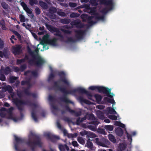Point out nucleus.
I'll list each match as a JSON object with an SVG mask.
<instances>
[{
	"instance_id": "1",
	"label": "nucleus",
	"mask_w": 151,
	"mask_h": 151,
	"mask_svg": "<svg viewBox=\"0 0 151 151\" xmlns=\"http://www.w3.org/2000/svg\"><path fill=\"white\" fill-rule=\"evenodd\" d=\"M58 74L60 77L62 76H63V77L61 78L58 81L54 82L53 87L55 90L60 91L63 93V96L59 98L60 100L61 101L66 104L70 103L74 104L73 102L69 99L67 95L68 94L74 95L76 92L80 93L85 94L89 99L93 100V96L91 93L84 88L78 87L77 88L68 90L65 87H62L58 85V83H60V81L63 82L67 86H69L70 84L69 81L66 78L65 74L64 72H59L58 73Z\"/></svg>"
},
{
	"instance_id": "2",
	"label": "nucleus",
	"mask_w": 151,
	"mask_h": 151,
	"mask_svg": "<svg viewBox=\"0 0 151 151\" xmlns=\"http://www.w3.org/2000/svg\"><path fill=\"white\" fill-rule=\"evenodd\" d=\"M27 50L29 53L32 57V59L29 60L28 62L30 65H35L40 67L44 64L45 60L40 55L35 54V52L32 51L29 47H27Z\"/></svg>"
},
{
	"instance_id": "3",
	"label": "nucleus",
	"mask_w": 151,
	"mask_h": 151,
	"mask_svg": "<svg viewBox=\"0 0 151 151\" xmlns=\"http://www.w3.org/2000/svg\"><path fill=\"white\" fill-rule=\"evenodd\" d=\"M31 134L32 136L33 141H28L27 142V144L31 148L32 151H35V146H38L40 147H41L42 143L39 135L32 132L31 133Z\"/></svg>"
},
{
	"instance_id": "4",
	"label": "nucleus",
	"mask_w": 151,
	"mask_h": 151,
	"mask_svg": "<svg viewBox=\"0 0 151 151\" xmlns=\"http://www.w3.org/2000/svg\"><path fill=\"white\" fill-rule=\"evenodd\" d=\"M10 95L12 98V102L17 108L18 109L22 112L23 110V106L27 104V102L26 101L19 99L18 98H14L15 95L14 92H12L10 93Z\"/></svg>"
},
{
	"instance_id": "5",
	"label": "nucleus",
	"mask_w": 151,
	"mask_h": 151,
	"mask_svg": "<svg viewBox=\"0 0 151 151\" xmlns=\"http://www.w3.org/2000/svg\"><path fill=\"white\" fill-rule=\"evenodd\" d=\"M89 89L92 91L98 90L100 93H103L109 97H113L111 95V89L102 86H91L89 87Z\"/></svg>"
},
{
	"instance_id": "6",
	"label": "nucleus",
	"mask_w": 151,
	"mask_h": 151,
	"mask_svg": "<svg viewBox=\"0 0 151 151\" xmlns=\"http://www.w3.org/2000/svg\"><path fill=\"white\" fill-rule=\"evenodd\" d=\"M45 25L49 31L52 33L55 32L54 34V35L56 36L59 37V39L61 41H64V37L58 28L54 27L50 25H49L47 23H45Z\"/></svg>"
},
{
	"instance_id": "7",
	"label": "nucleus",
	"mask_w": 151,
	"mask_h": 151,
	"mask_svg": "<svg viewBox=\"0 0 151 151\" xmlns=\"http://www.w3.org/2000/svg\"><path fill=\"white\" fill-rule=\"evenodd\" d=\"M100 2L101 4L109 6V10H112L114 6L113 0H98Z\"/></svg>"
},
{
	"instance_id": "8",
	"label": "nucleus",
	"mask_w": 151,
	"mask_h": 151,
	"mask_svg": "<svg viewBox=\"0 0 151 151\" xmlns=\"http://www.w3.org/2000/svg\"><path fill=\"white\" fill-rule=\"evenodd\" d=\"M15 140L16 142L14 144V146L15 150L17 151H19V145L24 142V140L21 138L14 136Z\"/></svg>"
},
{
	"instance_id": "9",
	"label": "nucleus",
	"mask_w": 151,
	"mask_h": 151,
	"mask_svg": "<svg viewBox=\"0 0 151 151\" xmlns=\"http://www.w3.org/2000/svg\"><path fill=\"white\" fill-rule=\"evenodd\" d=\"M21 48L22 46L20 45H16L12 47V52L15 55H19L22 52Z\"/></svg>"
},
{
	"instance_id": "10",
	"label": "nucleus",
	"mask_w": 151,
	"mask_h": 151,
	"mask_svg": "<svg viewBox=\"0 0 151 151\" xmlns=\"http://www.w3.org/2000/svg\"><path fill=\"white\" fill-rule=\"evenodd\" d=\"M20 4L24 10L29 14H30V17L33 18L34 16V14L32 13V12L31 9L29 8L27 4L24 2H22Z\"/></svg>"
},
{
	"instance_id": "11",
	"label": "nucleus",
	"mask_w": 151,
	"mask_h": 151,
	"mask_svg": "<svg viewBox=\"0 0 151 151\" xmlns=\"http://www.w3.org/2000/svg\"><path fill=\"white\" fill-rule=\"evenodd\" d=\"M91 11L92 14L91 15H93L92 16L95 19L98 20H104V15H99L98 13L96 12L94 10H91Z\"/></svg>"
},
{
	"instance_id": "12",
	"label": "nucleus",
	"mask_w": 151,
	"mask_h": 151,
	"mask_svg": "<svg viewBox=\"0 0 151 151\" xmlns=\"http://www.w3.org/2000/svg\"><path fill=\"white\" fill-rule=\"evenodd\" d=\"M45 135L47 137L48 139L50 140L52 142H55L56 140L60 139L59 136L52 134L49 133L45 134Z\"/></svg>"
},
{
	"instance_id": "13",
	"label": "nucleus",
	"mask_w": 151,
	"mask_h": 151,
	"mask_svg": "<svg viewBox=\"0 0 151 151\" xmlns=\"http://www.w3.org/2000/svg\"><path fill=\"white\" fill-rule=\"evenodd\" d=\"M65 109L66 111L69 112L71 113L74 114L76 116H78L81 115V111H76L74 110H72L70 109L69 106L66 105L65 106Z\"/></svg>"
},
{
	"instance_id": "14",
	"label": "nucleus",
	"mask_w": 151,
	"mask_h": 151,
	"mask_svg": "<svg viewBox=\"0 0 151 151\" xmlns=\"http://www.w3.org/2000/svg\"><path fill=\"white\" fill-rule=\"evenodd\" d=\"M70 24L71 25H75L77 28H81L83 27V25L81 23L79 19H76L71 22Z\"/></svg>"
},
{
	"instance_id": "15",
	"label": "nucleus",
	"mask_w": 151,
	"mask_h": 151,
	"mask_svg": "<svg viewBox=\"0 0 151 151\" xmlns=\"http://www.w3.org/2000/svg\"><path fill=\"white\" fill-rule=\"evenodd\" d=\"M76 33L75 35L76 37L78 39L80 40L81 39L84 35L85 32L81 30H76L75 31Z\"/></svg>"
},
{
	"instance_id": "16",
	"label": "nucleus",
	"mask_w": 151,
	"mask_h": 151,
	"mask_svg": "<svg viewBox=\"0 0 151 151\" xmlns=\"http://www.w3.org/2000/svg\"><path fill=\"white\" fill-rule=\"evenodd\" d=\"M24 75L27 76L29 75H31L35 77H37L38 76L37 72L35 70L31 71L27 70L24 72Z\"/></svg>"
},
{
	"instance_id": "17",
	"label": "nucleus",
	"mask_w": 151,
	"mask_h": 151,
	"mask_svg": "<svg viewBox=\"0 0 151 151\" xmlns=\"http://www.w3.org/2000/svg\"><path fill=\"white\" fill-rule=\"evenodd\" d=\"M58 147L60 151H65V149L67 151L69 150V147L66 144L62 145L60 144L59 145Z\"/></svg>"
},
{
	"instance_id": "18",
	"label": "nucleus",
	"mask_w": 151,
	"mask_h": 151,
	"mask_svg": "<svg viewBox=\"0 0 151 151\" xmlns=\"http://www.w3.org/2000/svg\"><path fill=\"white\" fill-rule=\"evenodd\" d=\"M24 92L25 94L27 96H32L33 97L35 98L36 97V95L35 93H31L29 91V88H27L25 89Z\"/></svg>"
},
{
	"instance_id": "19",
	"label": "nucleus",
	"mask_w": 151,
	"mask_h": 151,
	"mask_svg": "<svg viewBox=\"0 0 151 151\" xmlns=\"http://www.w3.org/2000/svg\"><path fill=\"white\" fill-rule=\"evenodd\" d=\"M91 140L89 139L86 142V146L88 148L91 150H93L94 147L93 144L91 141Z\"/></svg>"
},
{
	"instance_id": "20",
	"label": "nucleus",
	"mask_w": 151,
	"mask_h": 151,
	"mask_svg": "<svg viewBox=\"0 0 151 151\" xmlns=\"http://www.w3.org/2000/svg\"><path fill=\"white\" fill-rule=\"evenodd\" d=\"M103 100L105 103H110L111 104L115 103V101L113 99H109V98L106 97L104 98Z\"/></svg>"
},
{
	"instance_id": "21",
	"label": "nucleus",
	"mask_w": 151,
	"mask_h": 151,
	"mask_svg": "<svg viewBox=\"0 0 151 151\" xmlns=\"http://www.w3.org/2000/svg\"><path fill=\"white\" fill-rule=\"evenodd\" d=\"M1 72H2L5 75H7L11 72V69L9 66H7Z\"/></svg>"
},
{
	"instance_id": "22",
	"label": "nucleus",
	"mask_w": 151,
	"mask_h": 151,
	"mask_svg": "<svg viewBox=\"0 0 151 151\" xmlns=\"http://www.w3.org/2000/svg\"><path fill=\"white\" fill-rule=\"evenodd\" d=\"M2 89L5 92L8 91L9 93H11L13 91V89L12 87L9 85H8L3 87Z\"/></svg>"
},
{
	"instance_id": "23",
	"label": "nucleus",
	"mask_w": 151,
	"mask_h": 151,
	"mask_svg": "<svg viewBox=\"0 0 151 151\" xmlns=\"http://www.w3.org/2000/svg\"><path fill=\"white\" fill-rule=\"evenodd\" d=\"M116 134L119 136L121 137L123 134V131L122 129L118 127L115 131Z\"/></svg>"
},
{
	"instance_id": "24",
	"label": "nucleus",
	"mask_w": 151,
	"mask_h": 151,
	"mask_svg": "<svg viewBox=\"0 0 151 151\" xmlns=\"http://www.w3.org/2000/svg\"><path fill=\"white\" fill-rule=\"evenodd\" d=\"M67 40L65 41L64 42L66 43H69L70 42H75L76 41V40L73 38L72 37H66Z\"/></svg>"
},
{
	"instance_id": "25",
	"label": "nucleus",
	"mask_w": 151,
	"mask_h": 151,
	"mask_svg": "<svg viewBox=\"0 0 151 151\" xmlns=\"http://www.w3.org/2000/svg\"><path fill=\"white\" fill-rule=\"evenodd\" d=\"M57 39L55 38H53L52 39L48 41V43L49 44L53 46L56 45V42Z\"/></svg>"
},
{
	"instance_id": "26",
	"label": "nucleus",
	"mask_w": 151,
	"mask_h": 151,
	"mask_svg": "<svg viewBox=\"0 0 151 151\" xmlns=\"http://www.w3.org/2000/svg\"><path fill=\"white\" fill-rule=\"evenodd\" d=\"M32 117L33 119L35 121H37V116L36 114L35 113V109H33L32 111L31 112Z\"/></svg>"
},
{
	"instance_id": "27",
	"label": "nucleus",
	"mask_w": 151,
	"mask_h": 151,
	"mask_svg": "<svg viewBox=\"0 0 151 151\" xmlns=\"http://www.w3.org/2000/svg\"><path fill=\"white\" fill-rule=\"evenodd\" d=\"M97 114L98 117L99 119H103L104 118V113L101 111H97Z\"/></svg>"
},
{
	"instance_id": "28",
	"label": "nucleus",
	"mask_w": 151,
	"mask_h": 151,
	"mask_svg": "<svg viewBox=\"0 0 151 151\" xmlns=\"http://www.w3.org/2000/svg\"><path fill=\"white\" fill-rule=\"evenodd\" d=\"M87 119L89 120H94L95 119V117L94 114L92 113L89 114H87Z\"/></svg>"
},
{
	"instance_id": "29",
	"label": "nucleus",
	"mask_w": 151,
	"mask_h": 151,
	"mask_svg": "<svg viewBox=\"0 0 151 151\" xmlns=\"http://www.w3.org/2000/svg\"><path fill=\"white\" fill-rule=\"evenodd\" d=\"M94 97L96 101L98 103H99L101 101L102 98V96L98 94H95Z\"/></svg>"
},
{
	"instance_id": "30",
	"label": "nucleus",
	"mask_w": 151,
	"mask_h": 151,
	"mask_svg": "<svg viewBox=\"0 0 151 151\" xmlns=\"http://www.w3.org/2000/svg\"><path fill=\"white\" fill-rule=\"evenodd\" d=\"M70 21V19L68 18L63 19L60 20V22L63 24H68Z\"/></svg>"
},
{
	"instance_id": "31",
	"label": "nucleus",
	"mask_w": 151,
	"mask_h": 151,
	"mask_svg": "<svg viewBox=\"0 0 151 151\" xmlns=\"http://www.w3.org/2000/svg\"><path fill=\"white\" fill-rule=\"evenodd\" d=\"M108 138L109 140L113 143H115L116 139L114 136L111 134H109L108 135Z\"/></svg>"
},
{
	"instance_id": "32",
	"label": "nucleus",
	"mask_w": 151,
	"mask_h": 151,
	"mask_svg": "<svg viewBox=\"0 0 151 151\" xmlns=\"http://www.w3.org/2000/svg\"><path fill=\"white\" fill-rule=\"evenodd\" d=\"M96 143L98 145L103 147H106V145L104 143L100 141L99 139L98 138L95 139Z\"/></svg>"
},
{
	"instance_id": "33",
	"label": "nucleus",
	"mask_w": 151,
	"mask_h": 151,
	"mask_svg": "<svg viewBox=\"0 0 151 151\" xmlns=\"http://www.w3.org/2000/svg\"><path fill=\"white\" fill-rule=\"evenodd\" d=\"M39 4L44 9H47L48 7V5L47 4L42 1H40Z\"/></svg>"
},
{
	"instance_id": "34",
	"label": "nucleus",
	"mask_w": 151,
	"mask_h": 151,
	"mask_svg": "<svg viewBox=\"0 0 151 151\" xmlns=\"http://www.w3.org/2000/svg\"><path fill=\"white\" fill-rule=\"evenodd\" d=\"M19 18L20 19V21L22 22H25L26 21H28V19H25L24 16L22 14H20L19 15Z\"/></svg>"
},
{
	"instance_id": "35",
	"label": "nucleus",
	"mask_w": 151,
	"mask_h": 151,
	"mask_svg": "<svg viewBox=\"0 0 151 151\" xmlns=\"http://www.w3.org/2000/svg\"><path fill=\"white\" fill-rule=\"evenodd\" d=\"M48 11L50 14H54L56 12L57 9L55 7H52L49 9Z\"/></svg>"
},
{
	"instance_id": "36",
	"label": "nucleus",
	"mask_w": 151,
	"mask_h": 151,
	"mask_svg": "<svg viewBox=\"0 0 151 151\" xmlns=\"http://www.w3.org/2000/svg\"><path fill=\"white\" fill-rule=\"evenodd\" d=\"M96 135L92 132H88L86 137L88 138H93L96 137Z\"/></svg>"
},
{
	"instance_id": "37",
	"label": "nucleus",
	"mask_w": 151,
	"mask_h": 151,
	"mask_svg": "<svg viewBox=\"0 0 151 151\" xmlns=\"http://www.w3.org/2000/svg\"><path fill=\"white\" fill-rule=\"evenodd\" d=\"M104 128L106 131H112L114 128V127L111 125H105L104 127Z\"/></svg>"
},
{
	"instance_id": "38",
	"label": "nucleus",
	"mask_w": 151,
	"mask_h": 151,
	"mask_svg": "<svg viewBox=\"0 0 151 151\" xmlns=\"http://www.w3.org/2000/svg\"><path fill=\"white\" fill-rule=\"evenodd\" d=\"M107 110L110 114H114L116 113L114 109L111 107H108L107 108Z\"/></svg>"
},
{
	"instance_id": "39",
	"label": "nucleus",
	"mask_w": 151,
	"mask_h": 151,
	"mask_svg": "<svg viewBox=\"0 0 151 151\" xmlns=\"http://www.w3.org/2000/svg\"><path fill=\"white\" fill-rule=\"evenodd\" d=\"M79 99L81 101L83 102L86 104H91V102L90 101L88 100L83 99L82 97H80Z\"/></svg>"
},
{
	"instance_id": "40",
	"label": "nucleus",
	"mask_w": 151,
	"mask_h": 151,
	"mask_svg": "<svg viewBox=\"0 0 151 151\" xmlns=\"http://www.w3.org/2000/svg\"><path fill=\"white\" fill-rule=\"evenodd\" d=\"M1 5L2 8L6 10L8 9L9 6L6 2H3L1 3Z\"/></svg>"
},
{
	"instance_id": "41",
	"label": "nucleus",
	"mask_w": 151,
	"mask_h": 151,
	"mask_svg": "<svg viewBox=\"0 0 151 151\" xmlns=\"http://www.w3.org/2000/svg\"><path fill=\"white\" fill-rule=\"evenodd\" d=\"M79 16L80 14H79L73 12L70 14V17L71 18H75L78 17H79Z\"/></svg>"
},
{
	"instance_id": "42",
	"label": "nucleus",
	"mask_w": 151,
	"mask_h": 151,
	"mask_svg": "<svg viewBox=\"0 0 151 151\" xmlns=\"http://www.w3.org/2000/svg\"><path fill=\"white\" fill-rule=\"evenodd\" d=\"M57 14L61 17H66L68 15V13H65L63 12L58 11L57 12Z\"/></svg>"
},
{
	"instance_id": "43",
	"label": "nucleus",
	"mask_w": 151,
	"mask_h": 151,
	"mask_svg": "<svg viewBox=\"0 0 151 151\" xmlns=\"http://www.w3.org/2000/svg\"><path fill=\"white\" fill-rule=\"evenodd\" d=\"M18 78V77L14 76H12L10 77L9 79V81L11 83H13L15 82V81H16Z\"/></svg>"
},
{
	"instance_id": "44",
	"label": "nucleus",
	"mask_w": 151,
	"mask_h": 151,
	"mask_svg": "<svg viewBox=\"0 0 151 151\" xmlns=\"http://www.w3.org/2000/svg\"><path fill=\"white\" fill-rule=\"evenodd\" d=\"M38 3L37 0H29V4L31 6H33L34 4H37Z\"/></svg>"
},
{
	"instance_id": "45",
	"label": "nucleus",
	"mask_w": 151,
	"mask_h": 151,
	"mask_svg": "<svg viewBox=\"0 0 151 151\" xmlns=\"http://www.w3.org/2000/svg\"><path fill=\"white\" fill-rule=\"evenodd\" d=\"M12 32L16 36H17V38L19 39H21V36L15 30H13Z\"/></svg>"
},
{
	"instance_id": "46",
	"label": "nucleus",
	"mask_w": 151,
	"mask_h": 151,
	"mask_svg": "<svg viewBox=\"0 0 151 151\" xmlns=\"http://www.w3.org/2000/svg\"><path fill=\"white\" fill-rule=\"evenodd\" d=\"M6 78L4 73L1 71L0 73V80L4 81L6 80Z\"/></svg>"
},
{
	"instance_id": "47",
	"label": "nucleus",
	"mask_w": 151,
	"mask_h": 151,
	"mask_svg": "<svg viewBox=\"0 0 151 151\" xmlns=\"http://www.w3.org/2000/svg\"><path fill=\"white\" fill-rule=\"evenodd\" d=\"M89 3L93 6H96L98 5L96 0H90Z\"/></svg>"
},
{
	"instance_id": "48",
	"label": "nucleus",
	"mask_w": 151,
	"mask_h": 151,
	"mask_svg": "<svg viewBox=\"0 0 151 151\" xmlns=\"http://www.w3.org/2000/svg\"><path fill=\"white\" fill-rule=\"evenodd\" d=\"M55 77V75L53 74V73H51L50 74V75L48 79V82H50L51 81L52 79H53Z\"/></svg>"
},
{
	"instance_id": "49",
	"label": "nucleus",
	"mask_w": 151,
	"mask_h": 151,
	"mask_svg": "<svg viewBox=\"0 0 151 151\" xmlns=\"http://www.w3.org/2000/svg\"><path fill=\"white\" fill-rule=\"evenodd\" d=\"M77 140L78 142L81 144H83L85 143L84 140L81 137H78V138Z\"/></svg>"
},
{
	"instance_id": "50",
	"label": "nucleus",
	"mask_w": 151,
	"mask_h": 151,
	"mask_svg": "<svg viewBox=\"0 0 151 151\" xmlns=\"http://www.w3.org/2000/svg\"><path fill=\"white\" fill-rule=\"evenodd\" d=\"M88 17V15L86 14H83L81 16V18L83 19V21L85 22L86 21V18Z\"/></svg>"
},
{
	"instance_id": "51",
	"label": "nucleus",
	"mask_w": 151,
	"mask_h": 151,
	"mask_svg": "<svg viewBox=\"0 0 151 151\" xmlns=\"http://www.w3.org/2000/svg\"><path fill=\"white\" fill-rule=\"evenodd\" d=\"M24 62L25 59H17V65H19Z\"/></svg>"
},
{
	"instance_id": "52",
	"label": "nucleus",
	"mask_w": 151,
	"mask_h": 151,
	"mask_svg": "<svg viewBox=\"0 0 151 151\" xmlns=\"http://www.w3.org/2000/svg\"><path fill=\"white\" fill-rule=\"evenodd\" d=\"M26 101L27 102V104L28 103H30V105L31 106H33L34 107H35V108H37L38 107V105L37 104H35V103H31L30 102H28V101Z\"/></svg>"
},
{
	"instance_id": "53",
	"label": "nucleus",
	"mask_w": 151,
	"mask_h": 151,
	"mask_svg": "<svg viewBox=\"0 0 151 151\" xmlns=\"http://www.w3.org/2000/svg\"><path fill=\"white\" fill-rule=\"evenodd\" d=\"M126 134L128 139L131 142L132 140V135L128 133L127 132H126Z\"/></svg>"
},
{
	"instance_id": "54",
	"label": "nucleus",
	"mask_w": 151,
	"mask_h": 151,
	"mask_svg": "<svg viewBox=\"0 0 151 151\" xmlns=\"http://www.w3.org/2000/svg\"><path fill=\"white\" fill-rule=\"evenodd\" d=\"M17 94L19 98L21 99L23 96V93L21 91H17Z\"/></svg>"
},
{
	"instance_id": "55",
	"label": "nucleus",
	"mask_w": 151,
	"mask_h": 151,
	"mask_svg": "<svg viewBox=\"0 0 151 151\" xmlns=\"http://www.w3.org/2000/svg\"><path fill=\"white\" fill-rule=\"evenodd\" d=\"M109 117L110 119L113 120H115L117 119L116 116L114 115H109Z\"/></svg>"
},
{
	"instance_id": "56",
	"label": "nucleus",
	"mask_w": 151,
	"mask_h": 151,
	"mask_svg": "<svg viewBox=\"0 0 151 151\" xmlns=\"http://www.w3.org/2000/svg\"><path fill=\"white\" fill-rule=\"evenodd\" d=\"M21 84L22 85H24L26 84H27V85H29L30 84V83L29 81H22Z\"/></svg>"
},
{
	"instance_id": "57",
	"label": "nucleus",
	"mask_w": 151,
	"mask_h": 151,
	"mask_svg": "<svg viewBox=\"0 0 151 151\" xmlns=\"http://www.w3.org/2000/svg\"><path fill=\"white\" fill-rule=\"evenodd\" d=\"M35 11L36 14L37 15H38L40 14L41 12L40 9L39 8L37 7L35 8Z\"/></svg>"
},
{
	"instance_id": "58",
	"label": "nucleus",
	"mask_w": 151,
	"mask_h": 151,
	"mask_svg": "<svg viewBox=\"0 0 151 151\" xmlns=\"http://www.w3.org/2000/svg\"><path fill=\"white\" fill-rule=\"evenodd\" d=\"M48 99L49 101L51 102H53L55 101V97L51 95L49 96Z\"/></svg>"
},
{
	"instance_id": "59",
	"label": "nucleus",
	"mask_w": 151,
	"mask_h": 151,
	"mask_svg": "<svg viewBox=\"0 0 151 151\" xmlns=\"http://www.w3.org/2000/svg\"><path fill=\"white\" fill-rule=\"evenodd\" d=\"M69 6L71 7L74 8L77 6V4L75 3L70 2Z\"/></svg>"
},
{
	"instance_id": "60",
	"label": "nucleus",
	"mask_w": 151,
	"mask_h": 151,
	"mask_svg": "<svg viewBox=\"0 0 151 151\" xmlns=\"http://www.w3.org/2000/svg\"><path fill=\"white\" fill-rule=\"evenodd\" d=\"M14 109V108L13 107H11L10 108H9L8 110L7 111L9 113V114H10L11 116L12 115V111Z\"/></svg>"
},
{
	"instance_id": "61",
	"label": "nucleus",
	"mask_w": 151,
	"mask_h": 151,
	"mask_svg": "<svg viewBox=\"0 0 151 151\" xmlns=\"http://www.w3.org/2000/svg\"><path fill=\"white\" fill-rule=\"evenodd\" d=\"M88 132L85 130L81 132H80V134L82 136H84L85 135H86L87 136Z\"/></svg>"
},
{
	"instance_id": "62",
	"label": "nucleus",
	"mask_w": 151,
	"mask_h": 151,
	"mask_svg": "<svg viewBox=\"0 0 151 151\" xmlns=\"http://www.w3.org/2000/svg\"><path fill=\"white\" fill-rule=\"evenodd\" d=\"M125 146L124 144H119V148L121 151L124 150L125 148Z\"/></svg>"
},
{
	"instance_id": "63",
	"label": "nucleus",
	"mask_w": 151,
	"mask_h": 151,
	"mask_svg": "<svg viewBox=\"0 0 151 151\" xmlns=\"http://www.w3.org/2000/svg\"><path fill=\"white\" fill-rule=\"evenodd\" d=\"M20 68L21 70L23 71L26 68L27 66L26 64H24L22 65Z\"/></svg>"
},
{
	"instance_id": "64",
	"label": "nucleus",
	"mask_w": 151,
	"mask_h": 151,
	"mask_svg": "<svg viewBox=\"0 0 151 151\" xmlns=\"http://www.w3.org/2000/svg\"><path fill=\"white\" fill-rule=\"evenodd\" d=\"M72 144L74 147H78L79 145L77 143V142L76 141H73L72 142Z\"/></svg>"
}]
</instances>
